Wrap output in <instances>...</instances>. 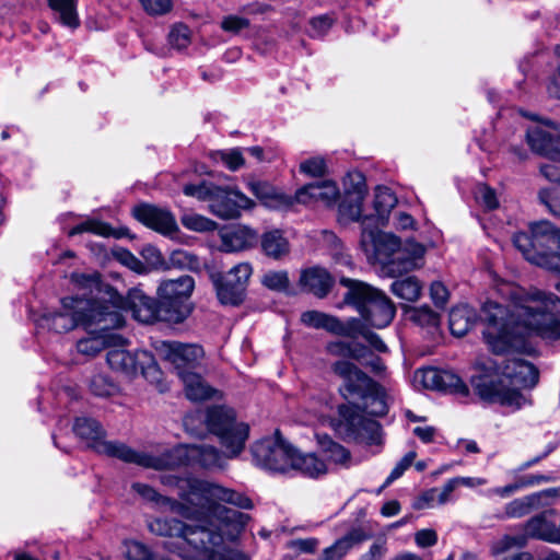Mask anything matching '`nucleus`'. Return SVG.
<instances>
[{"label": "nucleus", "instance_id": "f257e3e1", "mask_svg": "<svg viewBox=\"0 0 560 560\" xmlns=\"http://www.w3.org/2000/svg\"><path fill=\"white\" fill-rule=\"evenodd\" d=\"M499 292L506 304L488 301L481 311L483 340L492 353L521 350L524 339L532 335L548 341L560 339L559 298L511 283H503Z\"/></svg>", "mask_w": 560, "mask_h": 560}, {"label": "nucleus", "instance_id": "f03ea898", "mask_svg": "<svg viewBox=\"0 0 560 560\" xmlns=\"http://www.w3.org/2000/svg\"><path fill=\"white\" fill-rule=\"evenodd\" d=\"M161 481L165 486L174 487L184 501L196 508L192 511L189 506L182 503L173 504L172 510L187 518L202 522L203 518L215 516L226 524L237 523L243 525L245 515L236 510L221 505L220 502L230 503L246 510L253 508L249 498L218 483L194 477H178L174 475H163L161 476Z\"/></svg>", "mask_w": 560, "mask_h": 560}, {"label": "nucleus", "instance_id": "7ed1b4c3", "mask_svg": "<svg viewBox=\"0 0 560 560\" xmlns=\"http://www.w3.org/2000/svg\"><path fill=\"white\" fill-rule=\"evenodd\" d=\"M478 369L482 374L474 376L471 384L478 396L491 402L521 408L526 404L524 395L515 389L503 385L500 375L508 378L513 386L533 388L539 378L538 370L534 364L523 359H508L503 365L495 362H478Z\"/></svg>", "mask_w": 560, "mask_h": 560}, {"label": "nucleus", "instance_id": "20e7f679", "mask_svg": "<svg viewBox=\"0 0 560 560\" xmlns=\"http://www.w3.org/2000/svg\"><path fill=\"white\" fill-rule=\"evenodd\" d=\"M38 324L57 334L68 332L77 326L107 331L122 327L125 319L113 306L98 300L80 299L77 295L63 298L60 311L42 314Z\"/></svg>", "mask_w": 560, "mask_h": 560}, {"label": "nucleus", "instance_id": "39448f33", "mask_svg": "<svg viewBox=\"0 0 560 560\" xmlns=\"http://www.w3.org/2000/svg\"><path fill=\"white\" fill-rule=\"evenodd\" d=\"M339 283L347 289L342 302L352 306L371 327H387L395 317L396 307L380 289L361 280L339 277Z\"/></svg>", "mask_w": 560, "mask_h": 560}, {"label": "nucleus", "instance_id": "423d86ee", "mask_svg": "<svg viewBox=\"0 0 560 560\" xmlns=\"http://www.w3.org/2000/svg\"><path fill=\"white\" fill-rule=\"evenodd\" d=\"M73 431L80 439L88 442L89 447L98 454L158 470L172 464L165 458H156L147 453H137L122 442L106 441V433L95 419L85 417L77 418L73 424Z\"/></svg>", "mask_w": 560, "mask_h": 560}, {"label": "nucleus", "instance_id": "0eeeda50", "mask_svg": "<svg viewBox=\"0 0 560 560\" xmlns=\"http://www.w3.org/2000/svg\"><path fill=\"white\" fill-rule=\"evenodd\" d=\"M331 371L343 381L340 392L345 398L357 396L361 399H372L374 408L372 415L384 416L387 406L384 401L383 387L375 383L368 374L355 364L340 360L331 365Z\"/></svg>", "mask_w": 560, "mask_h": 560}, {"label": "nucleus", "instance_id": "6e6552de", "mask_svg": "<svg viewBox=\"0 0 560 560\" xmlns=\"http://www.w3.org/2000/svg\"><path fill=\"white\" fill-rule=\"evenodd\" d=\"M206 423L217 435L221 445L230 452V457L238 456L245 447L249 428L245 422L236 421L235 411L225 406H214L207 410Z\"/></svg>", "mask_w": 560, "mask_h": 560}, {"label": "nucleus", "instance_id": "1a4fd4ad", "mask_svg": "<svg viewBox=\"0 0 560 560\" xmlns=\"http://www.w3.org/2000/svg\"><path fill=\"white\" fill-rule=\"evenodd\" d=\"M195 281L190 276L164 280L160 283L156 294L163 304V315L167 323L179 324L191 313L189 298L194 291Z\"/></svg>", "mask_w": 560, "mask_h": 560}, {"label": "nucleus", "instance_id": "9d476101", "mask_svg": "<svg viewBox=\"0 0 560 560\" xmlns=\"http://www.w3.org/2000/svg\"><path fill=\"white\" fill-rule=\"evenodd\" d=\"M252 275L253 267L249 262H240L228 272L212 271L210 280L220 303L231 306L241 305L246 299Z\"/></svg>", "mask_w": 560, "mask_h": 560}, {"label": "nucleus", "instance_id": "9b49d317", "mask_svg": "<svg viewBox=\"0 0 560 560\" xmlns=\"http://www.w3.org/2000/svg\"><path fill=\"white\" fill-rule=\"evenodd\" d=\"M108 365L126 376L133 377L139 372L150 382H159L162 372L154 357L145 350L130 352L122 348L108 350L106 354Z\"/></svg>", "mask_w": 560, "mask_h": 560}, {"label": "nucleus", "instance_id": "f8f14e48", "mask_svg": "<svg viewBox=\"0 0 560 560\" xmlns=\"http://www.w3.org/2000/svg\"><path fill=\"white\" fill-rule=\"evenodd\" d=\"M294 447L284 441L279 432L275 438H267L252 446L254 463L269 471L288 474L292 465Z\"/></svg>", "mask_w": 560, "mask_h": 560}, {"label": "nucleus", "instance_id": "ddd939ff", "mask_svg": "<svg viewBox=\"0 0 560 560\" xmlns=\"http://www.w3.org/2000/svg\"><path fill=\"white\" fill-rule=\"evenodd\" d=\"M513 243L525 259L529 261L535 258L536 254L551 250L560 243V230H557L547 220L534 222L529 225V233H516Z\"/></svg>", "mask_w": 560, "mask_h": 560}, {"label": "nucleus", "instance_id": "4468645a", "mask_svg": "<svg viewBox=\"0 0 560 560\" xmlns=\"http://www.w3.org/2000/svg\"><path fill=\"white\" fill-rule=\"evenodd\" d=\"M338 411L341 417L340 427L348 439L368 445L382 443L380 423L366 418L358 406L341 405Z\"/></svg>", "mask_w": 560, "mask_h": 560}, {"label": "nucleus", "instance_id": "2eb2a0df", "mask_svg": "<svg viewBox=\"0 0 560 560\" xmlns=\"http://www.w3.org/2000/svg\"><path fill=\"white\" fill-rule=\"evenodd\" d=\"M183 456L206 469L223 468L226 465V459L231 458L228 450L222 453L217 447L208 444H190L185 448L174 450L155 457L170 460L172 464L163 468L167 469L179 465Z\"/></svg>", "mask_w": 560, "mask_h": 560}, {"label": "nucleus", "instance_id": "dca6fc26", "mask_svg": "<svg viewBox=\"0 0 560 560\" xmlns=\"http://www.w3.org/2000/svg\"><path fill=\"white\" fill-rule=\"evenodd\" d=\"M70 281L78 291H83L80 299L98 300L101 303L113 306L114 310L124 304V298L110 285L101 281V275L96 271L84 273L73 272Z\"/></svg>", "mask_w": 560, "mask_h": 560}, {"label": "nucleus", "instance_id": "f3484780", "mask_svg": "<svg viewBox=\"0 0 560 560\" xmlns=\"http://www.w3.org/2000/svg\"><path fill=\"white\" fill-rule=\"evenodd\" d=\"M400 238L392 233L368 228H363L360 241L366 257L384 265V267L400 249Z\"/></svg>", "mask_w": 560, "mask_h": 560}, {"label": "nucleus", "instance_id": "a211bd4d", "mask_svg": "<svg viewBox=\"0 0 560 560\" xmlns=\"http://www.w3.org/2000/svg\"><path fill=\"white\" fill-rule=\"evenodd\" d=\"M368 194L365 177L361 172H349L343 178V197L339 203L340 217L359 221L362 219V206Z\"/></svg>", "mask_w": 560, "mask_h": 560}, {"label": "nucleus", "instance_id": "6ab92c4d", "mask_svg": "<svg viewBox=\"0 0 560 560\" xmlns=\"http://www.w3.org/2000/svg\"><path fill=\"white\" fill-rule=\"evenodd\" d=\"M255 202L238 190H230L218 187L209 203L211 213L223 220L241 217L243 210L252 209Z\"/></svg>", "mask_w": 560, "mask_h": 560}, {"label": "nucleus", "instance_id": "aec40b11", "mask_svg": "<svg viewBox=\"0 0 560 560\" xmlns=\"http://www.w3.org/2000/svg\"><path fill=\"white\" fill-rule=\"evenodd\" d=\"M163 358L174 365L177 375L180 372H191L205 355L201 346L195 343H182L177 341H163L160 346Z\"/></svg>", "mask_w": 560, "mask_h": 560}, {"label": "nucleus", "instance_id": "412c9836", "mask_svg": "<svg viewBox=\"0 0 560 560\" xmlns=\"http://www.w3.org/2000/svg\"><path fill=\"white\" fill-rule=\"evenodd\" d=\"M415 380L420 382L423 387L433 390L455 393L463 396L468 395L469 392L460 377L447 370L435 368L421 369L415 373Z\"/></svg>", "mask_w": 560, "mask_h": 560}, {"label": "nucleus", "instance_id": "4be33fe9", "mask_svg": "<svg viewBox=\"0 0 560 560\" xmlns=\"http://www.w3.org/2000/svg\"><path fill=\"white\" fill-rule=\"evenodd\" d=\"M126 304L132 312L133 317L141 323L151 324L158 320L166 322L162 312L164 306L161 303V300H155L147 295L139 288H132L129 290L127 300H124V304L118 308L120 314V308Z\"/></svg>", "mask_w": 560, "mask_h": 560}, {"label": "nucleus", "instance_id": "5701e85b", "mask_svg": "<svg viewBox=\"0 0 560 560\" xmlns=\"http://www.w3.org/2000/svg\"><path fill=\"white\" fill-rule=\"evenodd\" d=\"M557 511L544 510L532 516L523 524L527 540L537 539L549 544L560 545V525L553 522Z\"/></svg>", "mask_w": 560, "mask_h": 560}, {"label": "nucleus", "instance_id": "b1692460", "mask_svg": "<svg viewBox=\"0 0 560 560\" xmlns=\"http://www.w3.org/2000/svg\"><path fill=\"white\" fill-rule=\"evenodd\" d=\"M132 212L138 221L165 236H171L178 231L176 219L167 209L144 203L135 207Z\"/></svg>", "mask_w": 560, "mask_h": 560}, {"label": "nucleus", "instance_id": "393cba45", "mask_svg": "<svg viewBox=\"0 0 560 560\" xmlns=\"http://www.w3.org/2000/svg\"><path fill=\"white\" fill-rule=\"evenodd\" d=\"M424 255L425 247L410 240L404 245L400 244V249L385 268L392 277H397L422 267Z\"/></svg>", "mask_w": 560, "mask_h": 560}, {"label": "nucleus", "instance_id": "a878e982", "mask_svg": "<svg viewBox=\"0 0 560 560\" xmlns=\"http://www.w3.org/2000/svg\"><path fill=\"white\" fill-rule=\"evenodd\" d=\"M424 255L425 247L410 240L404 245L400 244V249L385 268L392 277H397L422 267Z\"/></svg>", "mask_w": 560, "mask_h": 560}, {"label": "nucleus", "instance_id": "bb28decb", "mask_svg": "<svg viewBox=\"0 0 560 560\" xmlns=\"http://www.w3.org/2000/svg\"><path fill=\"white\" fill-rule=\"evenodd\" d=\"M182 532L180 538L198 551L212 552L223 542L222 534L212 523L198 525L184 523Z\"/></svg>", "mask_w": 560, "mask_h": 560}, {"label": "nucleus", "instance_id": "cd10ccee", "mask_svg": "<svg viewBox=\"0 0 560 560\" xmlns=\"http://www.w3.org/2000/svg\"><path fill=\"white\" fill-rule=\"evenodd\" d=\"M248 190L267 208L287 210L291 208L290 195L266 180L247 182Z\"/></svg>", "mask_w": 560, "mask_h": 560}, {"label": "nucleus", "instance_id": "c85d7f7f", "mask_svg": "<svg viewBox=\"0 0 560 560\" xmlns=\"http://www.w3.org/2000/svg\"><path fill=\"white\" fill-rule=\"evenodd\" d=\"M372 535L363 527H353L331 546L325 548L317 560H341L355 546L370 539Z\"/></svg>", "mask_w": 560, "mask_h": 560}, {"label": "nucleus", "instance_id": "c756f323", "mask_svg": "<svg viewBox=\"0 0 560 560\" xmlns=\"http://www.w3.org/2000/svg\"><path fill=\"white\" fill-rule=\"evenodd\" d=\"M518 113L525 119L526 140H560V127L553 120L522 109Z\"/></svg>", "mask_w": 560, "mask_h": 560}, {"label": "nucleus", "instance_id": "7c9ffc66", "mask_svg": "<svg viewBox=\"0 0 560 560\" xmlns=\"http://www.w3.org/2000/svg\"><path fill=\"white\" fill-rule=\"evenodd\" d=\"M334 282V277L319 267L303 270L300 276V284L303 289L320 299L329 293Z\"/></svg>", "mask_w": 560, "mask_h": 560}, {"label": "nucleus", "instance_id": "2f4dec72", "mask_svg": "<svg viewBox=\"0 0 560 560\" xmlns=\"http://www.w3.org/2000/svg\"><path fill=\"white\" fill-rule=\"evenodd\" d=\"M222 246L226 252H240L253 247L257 241V233L248 226H236L221 235Z\"/></svg>", "mask_w": 560, "mask_h": 560}, {"label": "nucleus", "instance_id": "473e14b6", "mask_svg": "<svg viewBox=\"0 0 560 560\" xmlns=\"http://www.w3.org/2000/svg\"><path fill=\"white\" fill-rule=\"evenodd\" d=\"M262 253L273 259H281L290 252V243L280 230H270L260 237Z\"/></svg>", "mask_w": 560, "mask_h": 560}, {"label": "nucleus", "instance_id": "72a5a7b5", "mask_svg": "<svg viewBox=\"0 0 560 560\" xmlns=\"http://www.w3.org/2000/svg\"><path fill=\"white\" fill-rule=\"evenodd\" d=\"M290 471H299L305 476L315 478L327 472L325 462L315 454H302L294 448Z\"/></svg>", "mask_w": 560, "mask_h": 560}, {"label": "nucleus", "instance_id": "f704fd0d", "mask_svg": "<svg viewBox=\"0 0 560 560\" xmlns=\"http://www.w3.org/2000/svg\"><path fill=\"white\" fill-rule=\"evenodd\" d=\"M179 378L183 381L186 396L190 400L199 401L209 399L215 394V390L197 373L180 372Z\"/></svg>", "mask_w": 560, "mask_h": 560}, {"label": "nucleus", "instance_id": "c9c22d12", "mask_svg": "<svg viewBox=\"0 0 560 560\" xmlns=\"http://www.w3.org/2000/svg\"><path fill=\"white\" fill-rule=\"evenodd\" d=\"M476 313L467 305L453 307L450 312V330L456 337L465 336L475 323Z\"/></svg>", "mask_w": 560, "mask_h": 560}, {"label": "nucleus", "instance_id": "e433bc0d", "mask_svg": "<svg viewBox=\"0 0 560 560\" xmlns=\"http://www.w3.org/2000/svg\"><path fill=\"white\" fill-rule=\"evenodd\" d=\"M316 439L328 460L343 467L350 466L351 454L346 447L332 441L327 434H316Z\"/></svg>", "mask_w": 560, "mask_h": 560}, {"label": "nucleus", "instance_id": "4c0bfd02", "mask_svg": "<svg viewBox=\"0 0 560 560\" xmlns=\"http://www.w3.org/2000/svg\"><path fill=\"white\" fill-rule=\"evenodd\" d=\"M49 7L58 21L70 28H77L80 24L77 12V0H48Z\"/></svg>", "mask_w": 560, "mask_h": 560}, {"label": "nucleus", "instance_id": "58836bf2", "mask_svg": "<svg viewBox=\"0 0 560 560\" xmlns=\"http://www.w3.org/2000/svg\"><path fill=\"white\" fill-rule=\"evenodd\" d=\"M392 292L408 302L417 301L422 292V284L415 276L395 280L392 283Z\"/></svg>", "mask_w": 560, "mask_h": 560}, {"label": "nucleus", "instance_id": "ea45409f", "mask_svg": "<svg viewBox=\"0 0 560 560\" xmlns=\"http://www.w3.org/2000/svg\"><path fill=\"white\" fill-rule=\"evenodd\" d=\"M537 511L532 494L514 499L505 504L504 511L497 515L498 520L521 518Z\"/></svg>", "mask_w": 560, "mask_h": 560}, {"label": "nucleus", "instance_id": "a19ab883", "mask_svg": "<svg viewBox=\"0 0 560 560\" xmlns=\"http://www.w3.org/2000/svg\"><path fill=\"white\" fill-rule=\"evenodd\" d=\"M396 203L397 198L390 188L380 186L375 189L373 206L380 220H384Z\"/></svg>", "mask_w": 560, "mask_h": 560}, {"label": "nucleus", "instance_id": "79ce46f5", "mask_svg": "<svg viewBox=\"0 0 560 560\" xmlns=\"http://www.w3.org/2000/svg\"><path fill=\"white\" fill-rule=\"evenodd\" d=\"M151 533L159 536L179 537L184 523L176 518H155L148 524Z\"/></svg>", "mask_w": 560, "mask_h": 560}, {"label": "nucleus", "instance_id": "37998d69", "mask_svg": "<svg viewBox=\"0 0 560 560\" xmlns=\"http://www.w3.org/2000/svg\"><path fill=\"white\" fill-rule=\"evenodd\" d=\"M301 320L306 326L316 328V329H325L331 334L335 331V325L337 324V317L322 313L318 311H307L304 312L301 316Z\"/></svg>", "mask_w": 560, "mask_h": 560}, {"label": "nucleus", "instance_id": "c03bdc74", "mask_svg": "<svg viewBox=\"0 0 560 560\" xmlns=\"http://www.w3.org/2000/svg\"><path fill=\"white\" fill-rule=\"evenodd\" d=\"M368 324L362 318H349L346 322H341L337 317V324L335 325V335L357 338L358 336H363L368 331Z\"/></svg>", "mask_w": 560, "mask_h": 560}, {"label": "nucleus", "instance_id": "a18cd8bd", "mask_svg": "<svg viewBox=\"0 0 560 560\" xmlns=\"http://www.w3.org/2000/svg\"><path fill=\"white\" fill-rule=\"evenodd\" d=\"M527 542L528 540L525 533L515 536L504 535L491 542L490 553L495 557L511 550L512 548H523Z\"/></svg>", "mask_w": 560, "mask_h": 560}, {"label": "nucleus", "instance_id": "49530a36", "mask_svg": "<svg viewBox=\"0 0 560 560\" xmlns=\"http://www.w3.org/2000/svg\"><path fill=\"white\" fill-rule=\"evenodd\" d=\"M91 330L97 332V335H93L91 337L79 340L77 343V349L79 353L92 358L98 354L105 348L106 336L101 335L103 331H97L94 329Z\"/></svg>", "mask_w": 560, "mask_h": 560}, {"label": "nucleus", "instance_id": "de8ad7c7", "mask_svg": "<svg viewBox=\"0 0 560 560\" xmlns=\"http://www.w3.org/2000/svg\"><path fill=\"white\" fill-rule=\"evenodd\" d=\"M315 202H322L325 206H331L339 197V189L331 180H324L313 184Z\"/></svg>", "mask_w": 560, "mask_h": 560}, {"label": "nucleus", "instance_id": "09e8293b", "mask_svg": "<svg viewBox=\"0 0 560 560\" xmlns=\"http://www.w3.org/2000/svg\"><path fill=\"white\" fill-rule=\"evenodd\" d=\"M82 233H93L100 236L113 235L110 226L98 220H86L80 224H77L69 231V236H74Z\"/></svg>", "mask_w": 560, "mask_h": 560}, {"label": "nucleus", "instance_id": "8fccbe9b", "mask_svg": "<svg viewBox=\"0 0 560 560\" xmlns=\"http://www.w3.org/2000/svg\"><path fill=\"white\" fill-rule=\"evenodd\" d=\"M167 38L173 48L183 50L191 43V31L187 25L178 23L172 26Z\"/></svg>", "mask_w": 560, "mask_h": 560}, {"label": "nucleus", "instance_id": "3c124183", "mask_svg": "<svg viewBox=\"0 0 560 560\" xmlns=\"http://www.w3.org/2000/svg\"><path fill=\"white\" fill-rule=\"evenodd\" d=\"M180 221L186 229L195 232H211L218 228L214 221L200 214H185Z\"/></svg>", "mask_w": 560, "mask_h": 560}, {"label": "nucleus", "instance_id": "603ef678", "mask_svg": "<svg viewBox=\"0 0 560 560\" xmlns=\"http://www.w3.org/2000/svg\"><path fill=\"white\" fill-rule=\"evenodd\" d=\"M537 510H549L560 499V486L532 493Z\"/></svg>", "mask_w": 560, "mask_h": 560}, {"label": "nucleus", "instance_id": "864d4df0", "mask_svg": "<svg viewBox=\"0 0 560 560\" xmlns=\"http://www.w3.org/2000/svg\"><path fill=\"white\" fill-rule=\"evenodd\" d=\"M539 200L555 215L560 218V185L539 191Z\"/></svg>", "mask_w": 560, "mask_h": 560}, {"label": "nucleus", "instance_id": "5fc2aeb1", "mask_svg": "<svg viewBox=\"0 0 560 560\" xmlns=\"http://www.w3.org/2000/svg\"><path fill=\"white\" fill-rule=\"evenodd\" d=\"M300 172L314 177H323L327 174V162L323 156H315L300 164Z\"/></svg>", "mask_w": 560, "mask_h": 560}, {"label": "nucleus", "instance_id": "6e6d98bb", "mask_svg": "<svg viewBox=\"0 0 560 560\" xmlns=\"http://www.w3.org/2000/svg\"><path fill=\"white\" fill-rule=\"evenodd\" d=\"M261 283L270 289V290H275V291H282V290H285L288 287H289V277H288V272L287 271H283V270H279V271H267L262 278H261Z\"/></svg>", "mask_w": 560, "mask_h": 560}, {"label": "nucleus", "instance_id": "4d7b16f0", "mask_svg": "<svg viewBox=\"0 0 560 560\" xmlns=\"http://www.w3.org/2000/svg\"><path fill=\"white\" fill-rule=\"evenodd\" d=\"M411 319L420 326L436 327L440 324V315L433 312L429 306L413 308Z\"/></svg>", "mask_w": 560, "mask_h": 560}, {"label": "nucleus", "instance_id": "13d9d810", "mask_svg": "<svg viewBox=\"0 0 560 560\" xmlns=\"http://www.w3.org/2000/svg\"><path fill=\"white\" fill-rule=\"evenodd\" d=\"M217 186L212 184H207L206 182H202L199 185L188 184L185 185L183 188V191L186 196L195 197L198 200H208L211 201L213 197V192Z\"/></svg>", "mask_w": 560, "mask_h": 560}, {"label": "nucleus", "instance_id": "bf43d9fd", "mask_svg": "<svg viewBox=\"0 0 560 560\" xmlns=\"http://www.w3.org/2000/svg\"><path fill=\"white\" fill-rule=\"evenodd\" d=\"M532 264L546 268L547 270L560 273V254L552 250L536 254L535 258L529 260Z\"/></svg>", "mask_w": 560, "mask_h": 560}, {"label": "nucleus", "instance_id": "052dcab7", "mask_svg": "<svg viewBox=\"0 0 560 560\" xmlns=\"http://www.w3.org/2000/svg\"><path fill=\"white\" fill-rule=\"evenodd\" d=\"M91 392L100 397L112 395L116 390V386L104 375H94L90 381Z\"/></svg>", "mask_w": 560, "mask_h": 560}, {"label": "nucleus", "instance_id": "680f3d73", "mask_svg": "<svg viewBox=\"0 0 560 560\" xmlns=\"http://www.w3.org/2000/svg\"><path fill=\"white\" fill-rule=\"evenodd\" d=\"M170 260L178 268L194 269L199 266L198 257L183 249L172 252Z\"/></svg>", "mask_w": 560, "mask_h": 560}, {"label": "nucleus", "instance_id": "e2e57ef3", "mask_svg": "<svg viewBox=\"0 0 560 560\" xmlns=\"http://www.w3.org/2000/svg\"><path fill=\"white\" fill-rule=\"evenodd\" d=\"M116 257L119 262L129 268L130 270L142 275L148 272L147 266L136 257L131 252L127 249H120L116 253Z\"/></svg>", "mask_w": 560, "mask_h": 560}, {"label": "nucleus", "instance_id": "0e129e2a", "mask_svg": "<svg viewBox=\"0 0 560 560\" xmlns=\"http://www.w3.org/2000/svg\"><path fill=\"white\" fill-rule=\"evenodd\" d=\"M476 199L487 210H493L499 207V201H498L495 191L488 185L482 184L477 187Z\"/></svg>", "mask_w": 560, "mask_h": 560}, {"label": "nucleus", "instance_id": "69168bd1", "mask_svg": "<svg viewBox=\"0 0 560 560\" xmlns=\"http://www.w3.org/2000/svg\"><path fill=\"white\" fill-rule=\"evenodd\" d=\"M332 24L334 19L328 14L316 16L310 21V34L312 37H322L328 33Z\"/></svg>", "mask_w": 560, "mask_h": 560}, {"label": "nucleus", "instance_id": "338daca9", "mask_svg": "<svg viewBox=\"0 0 560 560\" xmlns=\"http://www.w3.org/2000/svg\"><path fill=\"white\" fill-rule=\"evenodd\" d=\"M387 553V539L382 536L378 537L369 548L366 552H364L359 560H383L385 555Z\"/></svg>", "mask_w": 560, "mask_h": 560}, {"label": "nucleus", "instance_id": "774afa93", "mask_svg": "<svg viewBox=\"0 0 560 560\" xmlns=\"http://www.w3.org/2000/svg\"><path fill=\"white\" fill-rule=\"evenodd\" d=\"M126 557L129 560H151L152 555L149 548L139 541L126 544Z\"/></svg>", "mask_w": 560, "mask_h": 560}]
</instances>
